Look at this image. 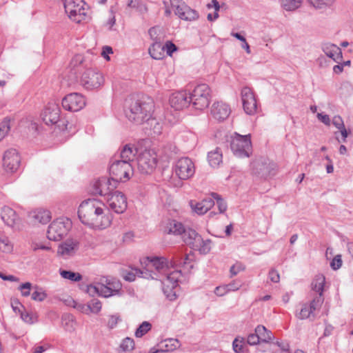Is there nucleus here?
<instances>
[{"instance_id": "obj_1", "label": "nucleus", "mask_w": 353, "mask_h": 353, "mask_svg": "<svg viewBox=\"0 0 353 353\" xmlns=\"http://www.w3.org/2000/svg\"><path fill=\"white\" fill-rule=\"evenodd\" d=\"M78 217L83 224L98 229L108 227L112 220L109 210H104L100 207L99 203L94 199H88L80 204Z\"/></svg>"}, {"instance_id": "obj_2", "label": "nucleus", "mask_w": 353, "mask_h": 353, "mask_svg": "<svg viewBox=\"0 0 353 353\" xmlns=\"http://www.w3.org/2000/svg\"><path fill=\"white\" fill-rule=\"evenodd\" d=\"M154 102L148 97L132 96L125 100V114L136 125H141L154 111Z\"/></svg>"}, {"instance_id": "obj_3", "label": "nucleus", "mask_w": 353, "mask_h": 353, "mask_svg": "<svg viewBox=\"0 0 353 353\" xmlns=\"http://www.w3.org/2000/svg\"><path fill=\"white\" fill-rule=\"evenodd\" d=\"M110 177L119 185L120 182L128 181L133 174L132 163L126 161H119L117 155H114L110 161Z\"/></svg>"}, {"instance_id": "obj_4", "label": "nucleus", "mask_w": 353, "mask_h": 353, "mask_svg": "<svg viewBox=\"0 0 353 353\" xmlns=\"http://www.w3.org/2000/svg\"><path fill=\"white\" fill-rule=\"evenodd\" d=\"M210 93L211 90L208 85L205 83L199 84L192 92L188 93L190 103L196 110H204L210 104Z\"/></svg>"}, {"instance_id": "obj_5", "label": "nucleus", "mask_w": 353, "mask_h": 353, "mask_svg": "<svg viewBox=\"0 0 353 353\" xmlns=\"http://www.w3.org/2000/svg\"><path fill=\"white\" fill-rule=\"evenodd\" d=\"M181 238L186 245L194 250H198L202 254H208L211 250V240H203L193 229H186Z\"/></svg>"}, {"instance_id": "obj_6", "label": "nucleus", "mask_w": 353, "mask_h": 353, "mask_svg": "<svg viewBox=\"0 0 353 353\" xmlns=\"http://www.w3.org/2000/svg\"><path fill=\"white\" fill-rule=\"evenodd\" d=\"M230 148L236 157L239 158L249 157L252 153L250 134L241 135L234 132L230 141Z\"/></svg>"}, {"instance_id": "obj_7", "label": "nucleus", "mask_w": 353, "mask_h": 353, "mask_svg": "<svg viewBox=\"0 0 353 353\" xmlns=\"http://www.w3.org/2000/svg\"><path fill=\"white\" fill-rule=\"evenodd\" d=\"M72 227V222L66 218H59L48 226L47 237L50 241H58L65 236Z\"/></svg>"}, {"instance_id": "obj_8", "label": "nucleus", "mask_w": 353, "mask_h": 353, "mask_svg": "<svg viewBox=\"0 0 353 353\" xmlns=\"http://www.w3.org/2000/svg\"><path fill=\"white\" fill-rule=\"evenodd\" d=\"M252 172L254 175L266 179L275 174V164L268 158L259 157L254 159L251 164Z\"/></svg>"}, {"instance_id": "obj_9", "label": "nucleus", "mask_w": 353, "mask_h": 353, "mask_svg": "<svg viewBox=\"0 0 353 353\" xmlns=\"http://www.w3.org/2000/svg\"><path fill=\"white\" fill-rule=\"evenodd\" d=\"M80 83L87 90H97L103 85L104 77L99 72L88 68L81 74Z\"/></svg>"}, {"instance_id": "obj_10", "label": "nucleus", "mask_w": 353, "mask_h": 353, "mask_svg": "<svg viewBox=\"0 0 353 353\" xmlns=\"http://www.w3.org/2000/svg\"><path fill=\"white\" fill-rule=\"evenodd\" d=\"M117 186V182L112 180L110 177L108 179L101 177L93 183L90 191L92 194L102 196L107 200Z\"/></svg>"}, {"instance_id": "obj_11", "label": "nucleus", "mask_w": 353, "mask_h": 353, "mask_svg": "<svg viewBox=\"0 0 353 353\" xmlns=\"http://www.w3.org/2000/svg\"><path fill=\"white\" fill-rule=\"evenodd\" d=\"M84 2L83 0H65L64 8L68 17L80 23L85 15L83 8Z\"/></svg>"}, {"instance_id": "obj_12", "label": "nucleus", "mask_w": 353, "mask_h": 353, "mask_svg": "<svg viewBox=\"0 0 353 353\" xmlns=\"http://www.w3.org/2000/svg\"><path fill=\"white\" fill-rule=\"evenodd\" d=\"M174 170L176 176L181 180L190 179L195 172L194 164L188 157H183L177 160Z\"/></svg>"}, {"instance_id": "obj_13", "label": "nucleus", "mask_w": 353, "mask_h": 353, "mask_svg": "<svg viewBox=\"0 0 353 353\" xmlns=\"http://www.w3.org/2000/svg\"><path fill=\"white\" fill-rule=\"evenodd\" d=\"M63 108L70 112H77L85 105V100L81 94L73 92L67 94L62 100Z\"/></svg>"}, {"instance_id": "obj_14", "label": "nucleus", "mask_w": 353, "mask_h": 353, "mask_svg": "<svg viewBox=\"0 0 353 353\" xmlns=\"http://www.w3.org/2000/svg\"><path fill=\"white\" fill-rule=\"evenodd\" d=\"M21 158L17 150H7L3 157V166L7 172L14 173L19 169Z\"/></svg>"}, {"instance_id": "obj_15", "label": "nucleus", "mask_w": 353, "mask_h": 353, "mask_svg": "<svg viewBox=\"0 0 353 353\" xmlns=\"http://www.w3.org/2000/svg\"><path fill=\"white\" fill-rule=\"evenodd\" d=\"M241 95L245 112L250 115L254 114L257 110V103L252 89L248 86L243 87Z\"/></svg>"}, {"instance_id": "obj_16", "label": "nucleus", "mask_w": 353, "mask_h": 353, "mask_svg": "<svg viewBox=\"0 0 353 353\" xmlns=\"http://www.w3.org/2000/svg\"><path fill=\"white\" fill-rule=\"evenodd\" d=\"M106 201L110 209L117 214H122L127 209V199L121 192L114 191Z\"/></svg>"}, {"instance_id": "obj_17", "label": "nucleus", "mask_w": 353, "mask_h": 353, "mask_svg": "<svg viewBox=\"0 0 353 353\" xmlns=\"http://www.w3.org/2000/svg\"><path fill=\"white\" fill-rule=\"evenodd\" d=\"M157 161L149 152L142 153L137 159L139 172L144 174H151L155 169Z\"/></svg>"}, {"instance_id": "obj_18", "label": "nucleus", "mask_w": 353, "mask_h": 353, "mask_svg": "<svg viewBox=\"0 0 353 353\" xmlns=\"http://www.w3.org/2000/svg\"><path fill=\"white\" fill-rule=\"evenodd\" d=\"M59 105L55 103H49L42 112L41 117L47 125H53L57 123L60 117Z\"/></svg>"}, {"instance_id": "obj_19", "label": "nucleus", "mask_w": 353, "mask_h": 353, "mask_svg": "<svg viewBox=\"0 0 353 353\" xmlns=\"http://www.w3.org/2000/svg\"><path fill=\"white\" fill-rule=\"evenodd\" d=\"M170 103L176 110L188 107L190 104L188 93L183 90L173 93L170 98Z\"/></svg>"}, {"instance_id": "obj_20", "label": "nucleus", "mask_w": 353, "mask_h": 353, "mask_svg": "<svg viewBox=\"0 0 353 353\" xmlns=\"http://www.w3.org/2000/svg\"><path fill=\"white\" fill-rule=\"evenodd\" d=\"M230 113L231 109L229 105L223 102H215L211 108V114L213 118L219 121L226 119Z\"/></svg>"}, {"instance_id": "obj_21", "label": "nucleus", "mask_w": 353, "mask_h": 353, "mask_svg": "<svg viewBox=\"0 0 353 353\" xmlns=\"http://www.w3.org/2000/svg\"><path fill=\"white\" fill-rule=\"evenodd\" d=\"M79 247V243L77 241L67 239L59 245L57 252L65 258L70 257L75 254Z\"/></svg>"}, {"instance_id": "obj_22", "label": "nucleus", "mask_w": 353, "mask_h": 353, "mask_svg": "<svg viewBox=\"0 0 353 353\" xmlns=\"http://www.w3.org/2000/svg\"><path fill=\"white\" fill-rule=\"evenodd\" d=\"M321 50L336 63H339L343 59L341 49L336 45L327 42L321 44Z\"/></svg>"}, {"instance_id": "obj_23", "label": "nucleus", "mask_w": 353, "mask_h": 353, "mask_svg": "<svg viewBox=\"0 0 353 353\" xmlns=\"http://www.w3.org/2000/svg\"><path fill=\"white\" fill-rule=\"evenodd\" d=\"M102 289L103 290V296L105 298L118 294L121 290V283L115 279H106L105 284H102Z\"/></svg>"}, {"instance_id": "obj_24", "label": "nucleus", "mask_w": 353, "mask_h": 353, "mask_svg": "<svg viewBox=\"0 0 353 353\" xmlns=\"http://www.w3.org/2000/svg\"><path fill=\"white\" fill-rule=\"evenodd\" d=\"M148 117L143 123L145 133L151 136L160 134L162 130L161 124L155 117H152V114H150V116Z\"/></svg>"}, {"instance_id": "obj_25", "label": "nucleus", "mask_w": 353, "mask_h": 353, "mask_svg": "<svg viewBox=\"0 0 353 353\" xmlns=\"http://www.w3.org/2000/svg\"><path fill=\"white\" fill-rule=\"evenodd\" d=\"M214 205V201L212 197H206L200 202H196L194 205L193 201L190 202L192 210L198 214H204Z\"/></svg>"}, {"instance_id": "obj_26", "label": "nucleus", "mask_w": 353, "mask_h": 353, "mask_svg": "<svg viewBox=\"0 0 353 353\" xmlns=\"http://www.w3.org/2000/svg\"><path fill=\"white\" fill-rule=\"evenodd\" d=\"M137 150L134 145L126 144L123 146L119 154H116L119 161H126L131 163L134 161Z\"/></svg>"}, {"instance_id": "obj_27", "label": "nucleus", "mask_w": 353, "mask_h": 353, "mask_svg": "<svg viewBox=\"0 0 353 353\" xmlns=\"http://www.w3.org/2000/svg\"><path fill=\"white\" fill-rule=\"evenodd\" d=\"M1 217L5 224L9 227H13L18 219L15 211L8 206L2 208Z\"/></svg>"}, {"instance_id": "obj_28", "label": "nucleus", "mask_w": 353, "mask_h": 353, "mask_svg": "<svg viewBox=\"0 0 353 353\" xmlns=\"http://www.w3.org/2000/svg\"><path fill=\"white\" fill-rule=\"evenodd\" d=\"M83 66V57L81 54L75 55L70 61V74L72 77V80L74 81L77 79V73H79Z\"/></svg>"}, {"instance_id": "obj_29", "label": "nucleus", "mask_w": 353, "mask_h": 353, "mask_svg": "<svg viewBox=\"0 0 353 353\" xmlns=\"http://www.w3.org/2000/svg\"><path fill=\"white\" fill-rule=\"evenodd\" d=\"M148 259L150 261L148 266L154 268L159 272L169 267V259L165 257H148Z\"/></svg>"}, {"instance_id": "obj_30", "label": "nucleus", "mask_w": 353, "mask_h": 353, "mask_svg": "<svg viewBox=\"0 0 353 353\" xmlns=\"http://www.w3.org/2000/svg\"><path fill=\"white\" fill-rule=\"evenodd\" d=\"M137 276L141 278H148L151 276L153 279V276L148 272V270H142L139 268H134L132 271H125L123 274V279L130 282L134 281Z\"/></svg>"}, {"instance_id": "obj_31", "label": "nucleus", "mask_w": 353, "mask_h": 353, "mask_svg": "<svg viewBox=\"0 0 353 353\" xmlns=\"http://www.w3.org/2000/svg\"><path fill=\"white\" fill-rule=\"evenodd\" d=\"M180 346V342L178 339H167L163 341H161L159 344H158V347H159V351L161 352H171Z\"/></svg>"}, {"instance_id": "obj_32", "label": "nucleus", "mask_w": 353, "mask_h": 353, "mask_svg": "<svg viewBox=\"0 0 353 353\" xmlns=\"http://www.w3.org/2000/svg\"><path fill=\"white\" fill-rule=\"evenodd\" d=\"M185 230L186 229L184 228L182 223L177 222L175 220H170L167 223L164 232L168 234H173L175 235L181 234L182 236Z\"/></svg>"}, {"instance_id": "obj_33", "label": "nucleus", "mask_w": 353, "mask_h": 353, "mask_svg": "<svg viewBox=\"0 0 353 353\" xmlns=\"http://www.w3.org/2000/svg\"><path fill=\"white\" fill-rule=\"evenodd\" d=\"M254 330L261 343H270L274 338L272 332L262 325H257Z\"/></svg>"}, {"instance_id": "obj_34", "label": "nucleus", "mask_w": 353, "mask_h": 353, "mask_svg": "<svg viewBox=\"0 0 353 353\" xmlns=\"http://www.w3.org/2000/svg\"><path fill=\"white\" fill-rule=\"evenodd\" d=\"M32 218L34 223L46 224L50 221L51 215L48 210L40 209L32 212Z\"/></svg>"}, {"instance_id": "obj_35", "label": "nucleus", "mask_w": 353, "mask_h": 353, "mask_svg": "<svg viewBox=\"0 0 353 353\" xmlns=\"http://www.w3.org/2000/svg\"><path fill=\"white\" fill-rule=\"evenodd\" d=\"M180 276V270H175L172 272L167 273L161 281L162 285H164L165 286L170 285L171 288H176L178 285V281Z\"/></svg>"}, {"instance_id": "obj_36", "label": "nucleus", "mask_w": 353, "mask_h": 353, "mask_svg": "<svg viewBox=\"0 0 353 353\" xmlns=\"http://www.w3.org/2000/svg\"><path fill=\"white\" fill-rule=\"evenodd\" d=\"M149 54L154 59L160 60L164 56V47L161 41L153 42L148 49Z\"/></svg>"}, {"instance_id": "obj_37", "label": "nucleus", "mask_w": 353, "mask_h": 353, "mask_svg": "<svg viewBox=\"0 0 353 353\" xmlns=\"http://www.w3.org/2000/svg\"><path fill=\"white\" fill-rule=\"evenodd\" d=\"M208 160L210 166L213 168L218 167L223 161L222 152L219 148L210 151L208 154Z\"/></svg>"}, {"instance_id": "obj_38", "label": "nucleus", "mask_w": 353, "mask_h": 353, "mask_svg": "<svg viewBox=\"0 0 353 353\" xmlns=\"http://www.w3.org/2000/svg\"><path fill=\"white\" fill-rule=\"evenodd\" d=\"M62 325L65 331L72 332L75 330V321L73 315L64 314L61 317Z\"/></svg>"}, {"instance_id": "obj_39", "label": "nucleus", "mask_w": 353, "mask_h": 353, "mask_svg": "<svg viewBox=\"0 0 353 353\" xmlns=\"http://www.w3.org/2000/svg\"><path fill=\"white\" fill-rule=\"evenodd\" d=\"M325 283V278L323 274L316 276L312 283V290L315 291L318 294H321L323 295Z\"/></svg>"}, {"instance_id": "obj_40", "label": "nucleus", "mask_w": 353, "mask_h": 353, "mask_svg": "<svg viewBox=\"0 0 353 353\" xmlns=\"http://www.w3.org/2000/svg\"><path fill=\"white\" fill-rule=\"evenodd\" d=\"M303 0H281V7L286 11H294L302 4Z\"/></svg>"}, {"instance_id": "obj_41", "label": "nucleus", "mask_w": 353, "mask_h": 353, "mask_svg": "<svg viewBox=\"0 0 353 353\" xmlns=\"http://www.w3.org/2000/svg\"><path fill=\"white\" fill-rule=\"evenodd\" d=\"M185 11L181 12V14L179 17L181 19L185 21H193L199 18V13L195 10L192 9L186 4V9H184Z\"/></svg>"}, {"instance_id": "obj_42", "label": "nucleus", "mask_w": 353, "mask_h": 353, "mask_svg": "<svg viewBox=\"0 0 353 353\" xmlns=\"http://www.w3.org/2000/svg\"><path fill=\"white\" fill-rule=\"evenodd\" d=\"M59 273L62 278L72 281H80L82 279V275L79 272L60 269Z\"/></svg>"}, {"instance_id": "obj_43", "label": "nucleus", "mask_w": 353, "mask_h": 353, "mask_svg": "<svg viewBox=\"0 0 353 353\" xmlns=\"http://www.w3.org/2000/svg\"><path fill=\"white\" fill-rule=\"evenodd\" d=\"M183 254L181 253H174L172 256L169 259V265L173 268L176 267H186L188 262L183 261Z\"/></svg>"}, {"instance_id": "obj_44", "label": "nucleus", "mask_w": 353, "mask_h": 353, "mask_svg": "<svg viewBox=\"0 0 353 353\" xmlns=\"http://www.w3.org/2000/svg\"><path fill=\"white\" fill-rule=\"evenodd\" d=\"M33 292L31 294V299L36 301H43L47 297L45 291L40 287L35 285L32 287Z\"/></svg>"}, {"instance_id": "obj_45", "label": "nucleus", "mask_w": 353, "mask_h": 353, "mask_svg": "<svg viewBox=\"0 0 353 353\" xmlns=\"http://www.w3.org/2000/svg\"><path fill=\"white\" fill-rule=\"evenodd\" d=\"M170 4L174 9V14L178 17L185 11L184 9H186V3L182 0H170Z\"/></svg>"}, {"instance_id": "obj_46", "label": "nucleus", "mask_w": 353, "mask_h": 353, "mask_svg": "<svg viewBox=\"0 0 353 353\" xmlns=\"http://www.w3.org/2000/svg\"><path fill=\"white\" fill-rule=\"evenodd\" d=\"M152 328V324L148 321H143L136 330L135 336L137 338L142 337L147 334Z\"/></svg>"}, {"instance_id": "obj_47", "label": "nucleus", "mask_w": 353, "mask_h": 353, "mask_svg": "<svg viewBox=\"0 0 353 353\" xmlns=\"http://www.w3.org/2000/svg\"><path fill=\"white\" fill-rule=\"evenodd\" d=\"M101 287L102 283H97L96 285L90 284L87 286L86 292L91 296H94L96 294L103 296L102 292L103 290Z\"/></svg>"}, {"instance_id": "obj_48", "label": "nucleus", "mask_w": 353, "mask_h": 353, "mask_svg": "<svg viewBox=\"0 0 353 353\" xmlns=\"http://www.w3.org/2000/svg\"><path fill=\"white\" fill-rule=\"evenodd\" d=\"M211 196L214 201L216 200L219 213L225 212L227 210V204L224 199L219 194L215 192L211 193Z\"/></svg>"}, {"instance_id": "obj_49", "label": "nucleus", "mask_w": 353, "mask_h": 353, "mask_svg": "<svg viewBox=\"0 0 353 353\" xmlns=\"http://www.w3.org/2000/svg\"><path fill=\"white\" fill-rule=\"evenodd\" d=\"M314 310L307 305L303 304L301 309V311L296 314V316L300 319H306L310 318L313 314Z\"/></svg>"}, {"instance_id": "obj_50", "label": "nucleus", "mask_w": 353, "mask_h": 353, "mask_svg": "<svg viewBox=\"0 0 353 353\" xmlns=\"http://www.w3.org/2000/svg\"><path fill=\"white\" fill-rule=\"evenodd\" d=\"M335 0H309V2L315 8L322 9L330 7Z\"/></svg>"}, {"instance_id": "obj_51", "label": "nucleus", "mask_w": 353, "mask_h": 353, "mask_svg": "<svg viewBox=\"0 0 353 353\" xmlns=\"http://www.w3.org/2000/svg\"><path fill=\"white\" fill-rule=\"evenodd\" d=\"M162 154L165 160L168 161L176 154V147L172 144H168L162 148Z\"/></svg>"}, {"instance_id": "obj_52", "label": "nucleus", "mask_w": 353, "mask_h": 353, "mask_svg": "<svg viewBox=\"0 0 353 353\" xmlns=\"http://www.w3.org/2000/svg\"><path fill=\"white\" fill-rule=\"evenodd\" d=\"M120 347L123 352H130L134 348V341L132 339L126 337L122 341Z\"/></svg>"}, {"instance_id": "obj_53", "label": "nucleus", "mask_w": 353, "mask_h": 353, "mask_svg": "<svg viewBox=\"0 0 353 353\" xmlns=\"http://www.w3.org/2000/svg\"><path fill=\"white\" fill-rule=\"evenodd\" d=\"M10 129V119L6 117L0 123V141L8 133Z\"/></svg>"}, {"instance_id": "obj_54", "label": "nucleus", "mask_w": 353, "mask_h": 353, "mask_svg": "<svg viewBox=\"0 0 353 353\" xmlns=\"http://www.w3.org/2000/svg\"><path fill=\"white\" fill-rule=\"evenodd\" d=\"M13 246L7 237L0 238V250L9 253L12 251Z\"/></svg>"}, {"instance_id": "obj_55", "label": "nucleus", "mask_w": 353, "mask_h": 353, "mask_svg": "<svg viewBox=\"0 0 353 353\" xmlns=\"http://www.w3.org/2000/svg\"><path fill=\"white\" fill-rule=\"evenodd\" d=\"M88 307L92 312L97 313L101 309V303L97 299H92L90 301L88 302Z\"/></svg>"}, {"instance_id": "obj_56", "label": "nucleus", "mask_w": 353, "mask_h": 353, "mask_svg": "<svg viewBox=\"0 0 353 353\" xmlns=\"http://www.w3.org/2000/svg\"><path fill=\"white\" fill-rule=\"evenodd\" d=\"M323 295H321V294H319L318 295H316L313 299L312 301H311V303H310V305H308L314 311H315L316 309H319L323 302Z\"/></svg>"}, {"instance_id": "obj_57", "label": "nucleus", "mask_w": 353, "mask_h": 353, "mask_svg": "<svg viewBox=\"0 0 353 353\" xmlns=\"http://www.w3.org/2000/svg\"><path fill=\"white\" fill-rule=\"evenodd\" d=\"M18 290L21 292L23 296H28L30 295V291L32 290V285L30 282H26L20 285Z\"/></svg>"}, {"instance_id": "obj_58", "label": "nucleus", "mask_w": 353, "mask_h": 353, "mask_svg": "<svg viewBox=\"0 0 353 353\" xmlns=\"http://www.w3.org/2000/svg\"><path fill=\"white\" fill-rule=\"evenodd\" d=\"M163 285V292L166 297L170 300H174L176 298V292L174 291L175 288H171L170 285L165 286Z\"/></svg>"}, {"instance_id": "obj_59", "label": "nucleus", "mask_w": 353, "mask_h": 353, "mask_svg": "<svg viewBox=\"0 0 353 353\" xmlns=\"http://www.w3.org/2000/svg\"><path fill=\"white\" fill-rule=\"evenodd\" d=\"M245 339L241 337V339L236 338L232 343V347L236 353L241 352L243 350V344L245 343Z\"/></svg>"}, {"instance_id": "obj_60", "label": "nucleus", "mask_w": 353, "mask_h": 353, "mask_svg": "<svg viewBox=\"0 0 353 353\" xmlns=\"http://www.w3.org/2000/svg\"><path fill=\"white\" fill-rule=\"evenodd\" d=\"M21 318L26 323L32 324L37 321V317L32 313H29L26 311L21 312Z\"/></svg>"}, {"instance_id": "obj_61", "label": "nucleus", "mask_w": 353, "mask_h": 353, "mask_svg": "<svg viewBox=\"0 0 353 353\" xmlns=\"http://www.w3.org/2000/svg\"><path fill=\"white\" fill-rule=\"evenodd\" d=\"M160 29L157 26L152 27L148 30V34L150 39L154 41H161V38L159 37Z\"/></svg>"}, {"instance_id": "obj_62", "label": "nucleus", "mask_w": 353, "mask_h": 353, "mask_svg": "<svg viewBox=\"0 0 353 353\" xmlns=\"http://www.w3.org/2000/svg\"><path fill=\"white\" fill-rule=\"evenodd\" d=\"M341 254L336 255L330 263V267L334 270H337L342 266Z\"/></svg>"}, {"instance_id": "obj_63", "label": "nucleus", "mask_w": 353, "mask_h": 353, "mask_svg": "<svg viewBox=\"0 0 353 353\" xmlns=\"http://www.w3.org/2000/svg\"><path fill=\"white\" fill-rule=\"evenodd\" d=\"M163 47H164V52L166 51L167 54L169 56H172V54L174 52L177 51V50H178V48L176 47V46L170 41H168L165 43V44L163 46Z\"/></svg>"}, {"instance_id": "obj_64", "label": "nucleus", "mask_w": 353, "mask_h": 353, "mask_svg": "<svg viewBox=\"0 0 353 353\" xmlns=\"http://www.w3.org/2000/svg\"><path fill=\"white\" fill-rule=\"evenodd\" d=\"M244 269L245 266L241 263L234 264L230 269V276L232 277L236 276L239 272L243 271Z\"/></svg>"}]
</instances>
